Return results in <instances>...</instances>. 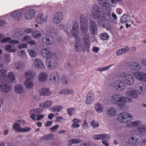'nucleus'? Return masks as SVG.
Segmentation results:
<instances>
[{
  "mask_svg": "<svg viewBox=\"0 0 146 146\" xmlns=\"http://www.w3.org/2000/svg\"><path fill=\"white\" fill-rule=\"evenodd\" d=\"M65 32L67 36L70 38H75V43L74 45V50L77 52L83 50L82 43L80 38L79 36L78 24L69 20L67 21L66 29Z\"/></svg>",
  "mask_w": 146,
  "mask_h": 146,
  "instance_id": "1",
  "label": "nucleus"
},
{
  "mask_svg": "<svg viewBox=\"0 0 146 146\" xmlns=\"http://www.w3.org/2000/svg\"><path fill=\"white\" fill-rule=\"evenodd\" d=\"M90 20V16L81 15L80 17V25L81 35L89 33L88 32V25Z\"/></svg>",
  "mask_w": 146,
  "mask_h": 146,
  "instance_id": "2",
  "label": "nucleus"
},
{
  "mask_svg": "<svg viewBox=\"0 0 146 146\" xmlns=\"http://www.w3.org/2000/svg\"><path fill=\"white\" fill-rule=\"evenodd\" d=\"M125 98H126L125 96H120L117 94H113L111 96L110 100L111 102L114 104L120 107H123L125 102Z\"/></svg>",
  "mask_w": 146,
  "mask_h": 146,
  "instance_id": "3",
  "label": "nucleus"
},
{
  "mask_svg": "<svg viewBox=\"0 0 146 146\" xmlns=\"http://www.w3.org/2000/svg\"><path fill=\"white\" fill-rule=\"evenodd\" d=\"M121 80L127 85L130 86L133 85L135 81V79L133 76L129 73L122 72L119 75Z\"/></svg>",
  "mask_w": 146,
  "mask_h": 146,
  "instance_id": "4",
  "label": "nucleus"
},
{
  "mask_svg": "<svg viewBox=\"0 0 146 146\" xmlns=\"http://www.w3.org/2000/svg\"><path fill=\"white\" fill-rule=\"evenodd\" d=\"M132 114L127 112H122L118 114L117 119L118 121L123 124H126L133 119Z\"/></svg>",
  "mask_w": 146,
  "mask_h": 146,
  "instance_id": "5",
  "label": "nucleus"
},
{
  "mask_svg": "<svg viewBox=\"0 0 146 146\" xmlns=\"http://www.w3.org/2000/svg\"><path fill=\"white\" fill-rule=\"evenodd\" d=\"M97 23L99 25L104 28L106 27L107 21L112 22V20L111 18V15L109 12H107L103 16L97 19Z\"/></svg>",
  "mask_w": 146,
  "mask_h": 146,
  "instance_id": "6",
  "label": "nucleus"
},
{
  "mask_svg": "<svg viewBox=\"0 0 146 146\" xmlns=\"http://www.w3.org/2000/svg\"><path fill=\"white\" fill-rule=\"evenodd\" d=\"M91 11L92 17L94 19H97L100 17H101L106 13L104 12L102 9L100 8L96 4H94L92 5Z\"/></svg>",
  "mask_w": 146,
  "mask_h": 146,
  "instance_id": "7",
  "label": "nucleus"
},
{
  "mask_svg": "<svg viewBox=\"0 0 146 146\" xmlns=\"http://www.w3.org/2000/svg\"><path fill=\"white\" fill-rule=\"evenodd\" d=\"M92 139L95 140L102 139V143L105 146H108L109 143L108 141L110 139V136L109 134L103 133L101 134H95L92 136Z\"/></svg>",
  "mask_w": 146,
  "mask_h": 146,
  "instance_id": "8",
  "label": "nucleus"
},
{
  "mask_svg": "<svg viewBox=\"0 0 146 146\" xmlns=\"http://www.w3.org/2000/svg\"><path fill=\"white\" fill-rule=\"evenodd\" d=\"M43 111V110L40 109L39 108L32 110L31 111V112L33 114L31 115L30 118L33 121L40 120L44 117V115L39 114L40 113L42 112Z\"/></svg>",
  "mask_w": 146,
  "mask_h": 146,
  "instance_id": "9",
  "label": "nucleus"
},
{
  "mask_svg": "<svg viewBox=\"0 0 146 146\" xmlns=\"http://www.w3.org/2000/svg\"><path fill=\"white\" fill-rule=\"evenodd\" d=\"M46 64L47 67L50 69H53L56 68L58 65V60L56 55L46 60Z\"/></svg>",
  "mask_w": 146,
  "mask_h": 146,
  "instance_id": "10",
  "label": "nucleus"
},
{
  "mask_svg": "<svg viewBox=\"0 0 146 146\" xmlns=\"http://www.w3.org/2000/svg\"><path fill=\"white\" fill-rule=\"evenodd\" d=\"M114 88L116 90L121 91L124 90L126 87V84L122 80H117L115 81L113 84Z\"/></svg>",
  "mask_w": 146,
  "mask_h": 146,
  "instance_id": "11",
  "label": "nucleus"
},
{
  "mask_svg": "<svg viewBox=\"0 0 146 146\" xmlns=\"http://www.w3.org/2000/svg\"><path fill=\"white\" fill-rule=\"evenodd\" d=\"M64 17L63 13L60 12H58L54 15L52 18V22L54 24H59L62 21Z\"/></svg>",
  "mask_w": 146,
  "mask_h": 146,
  "instance_id": "12",
  "label": "nucleus"
},
{
  "mask_svg": "<svg viewBox=\"0 0 146 146\" xmlns=\"http://www.w3.org/2000/svg\"><path fill=\"white\" fill-rule=\"evenodd\" d=\"M125 93L126 96L135 99L138 98V94H139L138 90H132L131 88H129L126 91Z\"/></svg>",
  "mask_w": 146,
  "mask_h": 146,
  "instance_id": "13",
  "label": "nucleus"
},
{
  "mask_svg": "<svg viewBox=\"0 0 146 146\" xmlns=\"http://www.w3.org/2000/svg\"><path fill=\"white\" fill-rule=\"evenodd\" d=\"M41 54L42 56L48 60L55 55L51 51L46 48H42L41 50Z\"/></svg>",
  "mask_w": 146,
  "mask_h": 146,
  "instance_id": "14",
  "label": "nucleus"
},
{
  "mask_svg": "<svg viewBox=\"0 0 146 146\" xmlns=\"http://www.w3.org/2000/svg\"><path fill=\"white\" fill-rule=\"evenodd\" d=\"M49 79L50 82L54 84H57L60 82V77L57 72L52 73L49 76Z\"/></svg>",
  "mask_w": 146,
  "mask_h": 146,
  "instance_id": "15",
  "label": "nucleus"
},
{
  "mask_svg": "<svg viewBox=\"0 0 146 146\" xmlns=\"http://www.w3.org/2000/svg\"><path fill=\"white\" fill-rule=\"evenodd\" d=\"M12 86L8 83L3 82H0V91L4 93H8L12 90Z\"/></svg>",
  "mask_w": 146,
  "mask_h": 146,
  "instance_id": "16",
  "label": "nucleus"
},
{
  "mask_svg": "<svg viewBox=\"0 0 146 146\" xmlns=\"http://www.w3.org/2000/svg\"><path fill=\"white\" fill-rule=\"evenodd\" d=\"M36 12L33 9H29L26 11L24 14L25 19L27 20H31L34 18L36 16Z\"/></svg>",
  "mask_w": 146,
  "mask_h": 146,
  "instance_id": "17",
  "label": "nucleus"
},
{
  "mask_svg": "<svg viewBox=\"0 0 146 146\" xmlns=\"http://www.w3.org/2000/svg\"><path fill=\"white\" fill-rule=\"evenodd\" d=\"M133 75L137 80L146 82V74L144 72L140 71H136L134 73Z\"/></svg>",
  "mask_w": 146,
  "mask_h": 146,
  "instance_id": "18",
  "label": "nucleus"
},
{
  "mask_svg": "<svg viewBox=\"0 0 146 146\" xmlns=\"http://www.w3.org/2000/svg\"><path fill=\"white\" fill-rule=\"evenodd\" d=\"M43 42L47 45H52L54 43V39L52 36L46 35L42 38Z\"/></svg>",
  "mask_w": 146,
  "mask_h": 146,
  "instance_id": "19",
  "label": "nucleus"
},
{
  "mask_svg": "<svg viewBox=\"0 0 146 146\" xmlns=\"http://www.w3.org/2000/svg\"><path fill=\"white\" fill-rule=\"evenodd\" d=\"M128 66L131 70L135 71L140 70L142 67V66L140 63L133 61L129 62Z\"/></svg>",
  "mask_w": 146,
  "mask_h": 146,
  "instance_id": "20",
  "label": "nucleus"
},
{
  "mask_svg": "<svg viewBox=\"0 0 146 146\" xmlns=\"http://www.w3.org/2000/svg\"><path fill=\"white\" fill-rule=\"evenodd\" d=\"M47 17L46 14L40 13L38 15L36 18V21L38 24H41L46 22Z\"/></svg>",
  "mask_w": 146,
  "mask_h": 146,
  "instance_id": "21",
  "label": "nucleus"
},
{
  "mask_svg": "<svg viewBox=\"0 0 146 146\" xmlns=\"http://www.w3.org/2000/svg\"><path fill=\"white\" fill-rule=\"evenodd\" d=\"M90 33H88L82 35L83 41L85 44L87 45L86 50L88 52L90 50Z\"/></svg>",
  "mask_w": 146,
  "mask_h": 146,
  "instance_id": "22",
  "label": "nucleus"
},
{
  "mask_svg": "<svg viewBox=\"0 0 146 146\" xmlns=\"http://www.w3.org/2000/svg\"><path fill=\"white\" fill-rule=\"evenodd\" d=\"M129 143L132 146L137 145L139 143V139L137 135H133L130 136L128 141Z\"/></svg>",
  "mask_w": 146,
  "mask_h": 146,
  "instance_id": "23",
  "label": "nucleus"
},
{
  "mask_svg": "<svg viewBox=\"0 0 146 146\" xmlns=\"http://www.w3.org/2000/svg\"><path fill=\"white\" fill-rule=\"evenodd\" d=\"M34 66L35 68L38 70L43 69L45 65L43 61L39 58L35 59L34 61Z\"/></svg>",
  "mask_w": 146,
  "mask_h": 146,
  "instance_id": "24",
  "label": "nucleus"
},
{
  "mask_svg": "<svg viewBox=\"0 0 146 146\" xmlns=\"http://www.w3.org/2000/svg\"><path fill=\"white\" fill-rule=\"evenodd\" d=\"M89 23L90 24L89 29L91 34L94 35L97 34L98 27L95 21L93 20H90Z\"/></svg>",
  "mask_w": 146,
  "mask_h": 146,
  "instance_id": "25",
  "label": "nucleus"
},
{
  "mask_svg": "<svg viewBox=\"0 0 146 146\" xmlns=\"http://www.w3.org/2000/svg\"><path fill=\"white\" fill-rule=\"evenodd\" d=\"M135 88L138 89L139 94H146V85L141 82L137 84Z\"/></svg>",
  "mask_w": 146,
  "mask_h": 146,
  "instance_id": "26",
  "label": "nucleus"
},
{
  "mask_svg": "<svg viewBox=\"0 0 146 146\" xmlns=\"http://www.w3.org/2000/svg\"><path fill=\"white\" fill-rule=\"evenodd\" d=\"M65 69L68 72L70 75V77L72 79L75 77V71L72 66L69 63L66 64L65 66Z\"/></svg>",
  "mask_w": 146,
  "mask_h": 146,
  "instance_id": "27",
  "label": "nucleus"
},
{
  "mask_svg": "<svg viewBox=\"0 0 146 146\" xmlns=\"http://www.w3.org/2000/svg\"><path fill=\"white\" fill-rule=\"evenodd\" d=\"M10 14L11 17L18 20L21 19L23 16L22 12L19 10L12 12Z\"/></svg>",
  "mask_w": 146,
  "mask_h": 146,
  "instance_id": "28",
  "label": "nucleus"
},
{
  "mask_svg": "<svg viewBox=\"0 0 146 146\" xmlns=\"http://www.w3.org/2000/svg\"><path fill=\"white\" fill-rule=\"evenodd\" d=\"M36 76V73L33 70H28L26 71L24 74V77L26 79L32 80Z\"/></svg>",
  "mask_w": 146,
  "mask_h": 146,
  "instance_id": "29",
  "label": "nucleus"
},
{
  "mask_svg": "<svg viewBox=\"0 0 146 146\" xmlns=\"http://www.w3.org/2000/svg\"><path fill=\"white\" fill-rule=\"evenodd\" d=\"M48 75L44 72H40L38 75V80L40 82H44L46 81L47 79Z\"/></svg>",
  "mask_w": 146,
  "mask_h": 146,
  "instance_id": "30",
  "label": "nucleus"
},
{
  "mask_svg": "<svg viewBox=\"0 0 146 146\" xmlns=\"http://www.w3.org/2000/svg\"><path fill=\"white\" fill-rule=\"evenodd\" d=\"M23 84L25 87L27 89H32L34 86L33 82L30 79H26L24 81Z\"/></svg>",
  "mask_w": 146,
  "mask_h": 146,
  "instance_id": "31",
  "label": "nucleus"
},
{
  "mask_svg": "<svg viewBox=\"0 0 146 146\" xmlns=\"http://www.w3.org/2000/svg\"><path fill=\"white\" fill-rule=\"evenodd\" d=\"M107 114L109 117L115 116L117 114V110L114 107L109 108L107 110Z\"/></svg>",
  "mask_w": 146,
  "mask_h": 146,
  "instance_id": "32",
  "label": "nucleus"
},
{
  "mask_svg": "<svg viewBox=\"0 0 146 146\" xmlns=\"http://www.w3.org/2000/svg\"><path fill=\"white\" fill-rule=\"evenodd\" d=\"M39 93L40 95L46 96H49L52 94L50 90L47 88L41 89L39 90Z\"/></svg>",
  "mask_w": 146,
  "mask_h": 146,
  "instance_id": "33",
  "label": "nucleus"
},
{
  "mask_svg": "<svg viewBox=\"0 0 146 146\" xmlns=\"http://www.w3.org/2000/svg\"><path fill=\"white\" fill-rule=\"evenodd\" d=\"M94 93L92 92H89L87 96V99L85 101V103L87 104H91L94 100Z\"/></svg>",
  "mask_w": 146,
  "mask_h": 146,
  "instance_id": "34",
  "label": "nucleus"
},
{
  "mask_svg": "<svg viewBox=\"0 0 146 146\" xmlns=\"http://www.w3.org/2000/svg\"><path fill=\"white\" fill-rule=\"evenodd\" d=\"M138 133L141 135H146V125L142 124L137 128Z\"/></svg>",
  "mask_w": 146,
  "mask_h": 146,
  "instance_id": "35",
  "label": "nucleus"
},
{
  "mask_svg": "<svg viewBox=\"0 0 146 146\" xmlns=\"http://www.w3.org/2000/svg\"><path fill=\"white\" fill-rule=\"evenodd\" d=\"M53 104V102L50 100H47L45 101L44 103L39 105L41 108L44 109L48 108L51 106Z\"/></svg>",
  "mask_w": 146,
  "mask_h": 146,
  "instance_id": "36",
  "label": "nucleus"
},
{
  "mask_svg": "<svg viewBox=\"0 0 146 146\" xmlns=\"http://www.w3.org/2000/svg\"><path fill=\"white\" fill-rule=\"evenodd\" d=\"M15 75L13 72H8L7 76L5 82H13L15 80Z\"/></svg>",
  "mask_w": 146,
  "mask_h": 146,
  "instance_id": "37",
  "label": "nucleus"
},
{
  "mask_svg": "<svg viewBox=\"0 0 146 146\" xmlns=\"http://www.w3.org/2000/svg\"><path fill=\"white\" fill-rule=\"evenodd\" d=\"M7 71L6 70L1 68L0 69V80L1 82H5L7 80Z\"/></svg>",
  "mask_w": 146,
  "mask_h": 146,
  "instance_id": "38",
  "label": "nucleus"
},
{
  "mask_svg": "<svg viewBox=\"0 0 146 146\" xmlns=\"http://www.w3.org/2000/svg\"><path fill=\"white\" fill-rule=\"evenodd\" d=\"M130 17L128 15H124L120 19V22L123 24H125L126 23H128L129 22H131L130 21Z\"/></svg>",
  "mask_w": 146,
  "mask_h": 146,
  "instance_id": "39",
  "label": "nucleus"
},
{
  "mask_svg": "<svg viewBox=\"0 0 146 146\" xmlns=\"http://www.w3.org/2000/svg\"><path fill=\"white\" fill-rule=\"evenodd\" d=\"M72 121L73 123L71 125V127L72 128H76L80 127V125L78 123L81 122L80 119L78 118H75L73 119Z\"/></svg>",
  "mask_w": 146,
  "mask_h": 146,
  "instance_id": "40",
  "label": "nucleus"
},
{
  "mask_svg": "<svg viewBox=\"0 0 146 146\" xmlns=\"http://www.w3.org/2000/svg\"><path fill=\"white\" fill-rule=\"evenodd\" d=\"M15 92L17 94H20L23 92V87L22 85L20 84H17L14 87Z\"/></svg>",
  "mask_w": 146,
  "mask_h": 146,
  "instance_id": "41",
  "label": "nucleus"
},
{
  "mask_svg": "<svg viewBox=\"0 0 146 146\" xmlns=\"http://www.w3.org/2000/svg\"><path fill=\"white\" fill-rule=\"evenodd\" d=\"M96 111L98 113H101L103 111V107L102 105L99 102H97L95 104Z\"/></svg>",
  "mask_w": 146,
  "mask_h": 146,
  "instance_id": "42",
  "label": "nucleus"
},
{
  "mask_svg": "<svg viewBox=\"0 0 146 146\" xmlns=\"http://www.w3.org/2000/svg\"><path fill=\"white\" fill-rule=\"evenodd\" d=\"M23 36V34L21 31H17L13 33L12 35L13 37L17 40L21 39Z\"/></svg>",
  "mask_w": 146,
  "mask_h": 146,
  "instance_id": "43",
  "label": "nucleus"
},
{
  "mask_svg": "<svg viewBox=\"0 0 146 146\" xmlns=\"http://www.w3.org/2000/svg\"><path fill=\"white\" fill-rule=\"evenodd\" d=\"M54 139V135L52 134H49L43 136L40 138L41 141H48Z\"/></svg>",
  "mask_w": 146,
  "mask_h": 146,
  "instance_id": "44",
  "label": "nucleus"
},
{
  "mask_svg": "<svg viewBox=\"0 0 146 146\" xmlns=\"http://www.w3.org/2000/svg\"><path fill=\"white\" fill-rule=\"evenodd\" d=\"M55 28L54 27H51L47 30V34L52 36L56 35L57 33L56 32Z\"/></svg>",
  "mask_w": 146,
  "mask_h": 146,
  "instance_id": "45",
  "label": "nucleus"
},
{
  "mask_svg": "<svg viewBox=\"0 0 146 146\" xmlns=\"http://www.w3.org/2000/svg\"><path fill=\"white\" fill-rule=\"evenodd\" d=\"M141 123V121L139 120H137L130 122L127 124L126 126L127 127H134L138 126Z\"/></svg>",
  "mask_w": 146,
  "mask_h": 146,
  "instance_id": "46",
  "label": "nucleus"
},
{
  "mask_svg": "<svg viewBox=\"0 0 146 146\" xmlns=\"http://www.w3.org/2000/svg\"><path fill=\"white\" fill-rule=\"evenodd\" d=\"M42 36L41 32L38 31H36L33 32L32 34V37L34 38H38Z\"/></svg>",
  "mask_w": 146,
  "mask_h": 146,
  "instance_id": "47",
  "label": "nucleus"
},
{
  "mask_svg": "<svg viewBox=\"0 0 146 146\" xmlns=\"http://www.w3.org/2000/svg\"><path fill=\"white\" fill-rule=\"evenodd\" d=\"M63 107L61 106H55L52 107L50 110L53 112L60 111H61Z\"/></svg>",
  "mask_w": 146,
  "mask_h": 146,
  "instance_id": "48",
  "label": "nucleus"
},
{
  "mask_svg": "<svg viewBox=\"0 0 146 146\" xmlns=\"http://www.w3.org/2000/svg\"><path fill=\"white\" fill-rule=\"evenodd\" d=\"M81 142V141L78 139H72L68 141V143L69 145H71L74 144H78Z\"/></svg>",
  "mask_w": 146,
  "mask_h": 146,
  "instance_id": "49",
  "label": "nucleus"
},
{
  "mask_svg": "<svg viewBox=\"0 0 146 146\" xmlns=\"http://www.w3.org/2000/svg\"><path fill=\"white\" fill-rule=\"evenodd\" d=\"M12 45L11 44H9L5 46V50L9 52H15L16 51V50L15 49H12Z\"/></svg>",
  "mask_w": 146,
  "mask_h": 146,
  "instance_id": "50",
  "label": "nucleus"
},
{
  "mask_svg": "<svg viewBox=\"0 0 146 146\" xmlns=\"http://www.w3.org/2000/svg\"><path fill=\"white\" fill-rule=\"evenodd\" d=\"M98 3L101 6L104 7H108L110 5L109 3L107 2V0H99Z\"/></svg>",
  "mask_w": 146,
  "mask_h": 146,
  "instance_id": "51",
  "label": "nucleus"
},
{
  "mask_svg": "<svg viewBox=\"0 0 146 146\" xmlns=\"http://www.w3.org/2000/svg\"><path fill=\"white\" fill-rule=\"evenodd\" d=\"M91 127L94 129L100 126V123L98 121L95 120H93L90 122Z\"/></svg>",
  "mask_w": 146,
  "mask_h": 146,
  "instance_id": "52",
  "label": "nucleus"
},
{
  "mask_svg": "<svg viewBox=\"0 0 146 146\" xmlns=\"http://www.w3.org/2000/svg\"><path fill=\"white\" fill-rule=\"evenodd\" d=\"M30 56L32 57L35 58L37 55V53L33 49H29L27 51Z\"/></svg>",
  "mask_w": 146,
  "mask_h": 146,
  "instance_id": "53",
  "label": "nucleus"
},
{
  "mask_svg": "<svg viewBox=\"0 0 146 146\" xmlns=\"http://www.w3.org/2000/svg\"><path fill=\"white\" fill-rule=\"evenodd\" d=\"M100 37L102 40H106L108 39L109 36L107 33H103L100 35Z\"/></svg>",
  "mask_w": 146,
  "mask_h": 146,
  "instance_id": "54",
  "label": "nucleus"
},
{
  "mask_svg": "<svg viewBox=\"0 0 146 146\" xmlns=\"http://www.w3.org/2000/svg\"><path fill=\"white\" fill-rule=\"evenodd\" d=\"M13 127L16 131L17 132L19 131L20 132L21 128L20 124L19 123H15L13 125Z\"/></svg>",
  "mask_w": 146,
  "mask_h": 146,
  "instance_id": "55",
  "label": "nucleus"
},
{
  "mask_svg": "<svg viewBox=\"0 0 146 146\" xmlns=\"http://www.w3.org/2000/svg\"><path fill=\"white\" fill-rule=\"evenodd\" d=\"M113 64L109 65L107 66L100 67L97 68L96 70L98 71L102 72L106 70L109 69L110 68L113 66Z\"/></svg>",
  "mask_w": 146,
  "mask_h": 146,
  "instance_id": "56",
  "label": "nucleus"
},
{
  "mask_svg": "<svg viewBox=\"0 0 146 146\" xmlns=\"http://www.w3.org/2000/svg\"><path fill=\"white\" fill-rule=\"evenodd\" d=\"M26 52L23 50H21L17 52V55L18 56L21 57H25L26 56Z\"/></svg>",
  "mask_w": 146,
  "mask_h": 146,
  "instance_id": "57",
  "label": "nucleus"
},
{
  "mask_svg": "<svg viewBox=\"0 0 146 146\" xmlns=\"http://www.w3.org/2000/svg\"><path fill=\"white\" fill-rule=\"evenodd\" d=\"M32 38L31 36L29 35H26L22 38L21 41L22 42L27 41L31 40Z\"/></svg>",
  "mask_w": 146,
  "mask_h": 146,
  "instance_id": "58",
  "label": "nucleus"
},
{
  "mask_svg": "<svg viewBox=\"0 0 146 146\" xmlns=\"http://www.w3.org/2000/svg\"><path fill=\"white\" fill-rule=\"evenodd\" d=\"M61 81L62 84L66 85L67 84L68 80L67 78L66 75H63L61 77Z\"/></svg>",
  "mask_w": 146,
  "mask_h": 146,
  "instance_id": "59",
  "label": "nucleus"
},
{
  "mask_svg": "<svg viewBox=\"0 0 146 146\" xmlns=\"http://www.w3.org/2000/svg\"><path fill=\"white\" fill-rule=\"evenodd\" d=\"M75 109L74 108H70L67 110L68 113L70 116L72 115L75 111Z\"/></svg>",
  "mask_w": 146,
  "mask_h": 146,
  "instance_id": "60",
  "label": "nucleus"
},
{
  "mask_svg": "<svg viewBox=\"0 0 146 146\" xmlns=\"http://www.w3.org/2000/svg\"><path fill=\"white\" fill-rule=\"evenodd\" d=\"M4 62L5 63H8L11 61V57L8 55L6 54L4 56L3 59Z\"/></svg>",
  "mask_w": 146,
  "mask_h": 146,
  "instance_id": "61",
  "label": "nucleus"
},
{
  "mask_svg": "<svg viewBox=\"0 0 146 146\" xmlns=\"http://www.w3.org/2000/svg\"><path fill=\"white\" fill-rule=\"evenodd\" d=\"M31 129V128L29 127H25L21 129L20 132H26L29 131Z\"/></svg>",
  "mask_w": 146,
  "mask_h": 146,
  "instance_id": "62",
  "label": "nucleus"
},
{
  "mask_svg": "<svg viewBox=\"0 0 146 146\" xmlns=\"http://www.w3.org/2000/svg\"><path fill=\"white\" fill-rule=\"evenodd\" d=\"M8 43L9 44H20V42L17 40H9Z\"/></svg>",
  "mask_w": 146,
  "mask_h": 146,
  "instance_id": "63",
  "label": "nucleus"
},
{
  "mask_svg": "<svg viewBox=\"0 0 146 146\" xmlns=\"http://www.w3.org/2000/svg\"><path fill=\"white\" fill-rule=\"evenodd\" d=\"M27 47V43H22L19 44L17 46L18 48L21 49L23 48H26Z\"/></svg>",
  "mask_w": 146,
  "mask_h": 146,
  "instance_id": "64",
  "label": "nucleus"
}]
</instances>
